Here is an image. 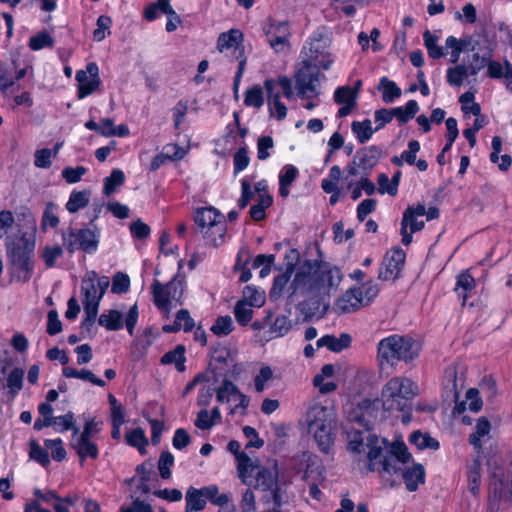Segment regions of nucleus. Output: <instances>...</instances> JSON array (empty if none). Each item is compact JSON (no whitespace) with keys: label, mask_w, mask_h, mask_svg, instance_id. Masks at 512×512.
Segmentation results:
<instances>
[{"label":"nucleus","mask_w":512,"mask_h":512,"mask_svg":"<svg viewBox=\"0 0 512 512\" xmlns=\"http://www.w3.org/2000/svg\"><path fill=\"white\" fill-rule=\"evenodd\" d=\"M372 415L363 411L360 405L351 415V420L362 429L352 426L346 428L348 449L353 453H366L369 471H377L380 477L387 475L395 469L392 463L398 457L408 458V448L402 441H395L389 447L385 439H379L370 432L373 425Z\"/></svg>","instance_id":"obj_1"},{"label":"nucleus","mask_w":512,"mask_h":512,"mask_svg":"<svg viewBox=\"0 0 512 512\" xmlns=\"http://www.w3.org/2000/svg\"><path fill=\"white\" fill-rule=\"evenodd\" d=\"M341 281L340 270L327 262L307 260L297 270L290 289L309 298H321Z\"/></svg>","instance_id":"obj_2"},{"label":"nucleus","mask_w":512,"mask_h":512,"mask_svg":"<svg viewBox=\"0 0 512 512\" xmlns=\"http://www.w3.org/2000/svg\"><path fill=\"white\" fill-rule=\"evenodd\" d=\"M418 387L406 377H393L382 388L381 401L384 410L402 413V422L411 420L410 400L417 395Z\"/></svg>","instance_id":"obj_3"},{"label":"nucleus","mask_w":512,"mask_h":512,"mask_svg":"<svg viewBox=\"0 0 512 512\" xmlns=\"http://www.w3.org/2000/svg\"><path fill=\"white\" fill-rule=\"evenodd\" d=\"M420 345L408 336L394 334L383 338L377 347V358L381 368L395 365L398 361L410 362L418 357Z\"/></svg>","instance_id":"obj_4"},{"label":"nucleus","mask_w":512,"mask_h":512,"mask_svg":"<svg viewBox=\"0 0 512 512\" xmlns=\"http://www.w3.org/2000/svg\"><path fill=\"white\" fill-rule=\"evenodd\" d=\"M335 413L320 404L313 405L306 414L308 432L314 437L319 449L327 453L334 442Z\"/></svg>","instance_id":"obj_5"},{"label":"nucleus","mask_w":512,"mask_h":512,"mask_svg":"<svg viewBox=\"0 0 512 512\" xmlns=\"http://www.w3.org/2000/svg\"><path fill=\"white\" fill-rule=\"evenodd\" d=\"M6 247L11 273L19 280L27 282L33 271L34 244L21 237L16 241L8 239Z\"/></svg>","instance_id":"obj_6"},{"label":"nucleus","mask_w":512,"mask_h":512,"mask_svg":"<svg viewBox=\"0 0 512 512\" xmlns=\"http://www.w3.org/2000/svg\"><path fill=\"white\" fill-rule=\"evenodd\" d=\"M101 231L96 225L83 228L69 227L62 231V245L69 253L81 250L87 254L97 252L100 243Z\"/></svg>","instance_id":"obj_7"},{"label":"nucleus","mask_w":512,"mask_h":512,"mask_svg":"<svg viewBox=\"0 0 512 512\" xmlns=\"http://www.w3.org/2000/svg\"><path fill=\"white\" fill-rule=\"evenodd\" d=\"M330 43L331 37L327 28L319 27L311 34L302 48V62L315 64L325 70L329 69L333 62L328 52Z\"/></svg>","instance_id":"obj_8"},{"label":"nucleus","mask_w":512,"mask_h":512,"mask_svg":"<svg viewBox=\"0 0 512 512\" xmlns=\"http://www.w3.org/2000/svg\"><path fill=\"white\" fill-rule=\"evenodd\" d=\"M412 461V456L409 453L408 458L403 459L398 457L396 461L392 460L395 465V469L391 471L387 477H381L382 480L389 486L398 484V480L401 478L407 490L416 491L420 484L425 481V469L421 464L412 463L411 466L408 464Z\"/></svg>","instance_id":"obj_9"},{"label":"nucleus","mask_w":512,"mask_h":512,"mask_svg":"<svg viewBox=\"0 0 512 512\" xmlns=\"http://www.w3.org/2000/svg\"><path fill=\"white\" fill-rule=\"evenodd\" d=\"M243 34L238 29H231L228 32H223L219 35L217 40V49L221 53L232 55L238 60V69L234 78V89L238 90V86L246 66V57L244 55V48L242 46Z\"/></svg>","instance_id":"obj_10"},{"label":"nucleus","mask_w":512,"mask_h":512,"mask_svg":"<svg viewBox=\"0 0 512 512\" xmlns=\"http://www.w3.org/2000/svg\"><path fill=\"white\" fill-rule=\"evenodd\" d=\"M110 285L107 276L99 277L95 271H89L81 281V294L84 309H99V303Z\"/></svg>","instance_id":"obj_11"},{"label":"nucleus","mask_w":512,"mask_h":512,"mask_svg":"<svg viewBox=\"0 0 512 512\" xmlns=\"http://www.w3.org/2000/svg\"><path fill=\"white\" fill-rule=\"evenodd\" d=\"M183 291V281L177 277L165 285L161 284L159 280H154L152 284L154 303L164 311H169L173 304H181Z\"/></svg>","instance_id":"obj_12"},{"label":"nucleus","mask_w":512,"mask_h":512,"mask_svg":"<svg viewBox=\"0 0 512 512\" xmlns=\"http://www.w3.org/2000/svg\"><path fill=\"white\" fill-rule=\"evenodd\" d=\"M319 68L315 64L302 62V66L296 70L294 78L298 97L310 99L319 96Z\"/></svg>","instance_id":"obj_13"},{"label":"nucleus","mask_w":512,"mask_h":512,"mask_svg":"<svg viewBox=\"0 0 512 512\" xmlns=\"http://www.w3.org/2000/svg\"><path fill=\"white\" fill-rule=\"evenodd\" d=\"M254 488L263 492H271L275 510L282 506V498L278 485V465L275 460L266 466L258 467L256 471Z\"/></svg>","instance_id":"obj_14"},{"label":"nucleus","mask_w":512,"mask_h":512,"mask_svg":"<svg viewBox=\"0 0 512 512\" xmlns=\"http://www.w3.org/2000/svg\"><path fill=\"white\" fill-rule=\"evenodd\" d=\"M263 30L270 47L276 53H283L289 49L291 32L287 21L269 19Z\"/></svg>","instance_id":"obj_15"},{"label":"nucleus","mask_w":512,"mask_h":512,"mask_svg":"<svg viewBox=\"0 0 512 512\" xmlns=\"http://www.w3.org/2000/svg\"><path fill=\"white\" fill-rule=\"evenodd\" d=\"M75 79L78 82V98L89 96L98 89L101 82L98 65L95 62L88 63L85 70L76 72Z\"/></svg>","instance_id":"obj_16"},{"label":"nucleus","mask_w":512,"mask_h":512,"mask_svg":"<svg viewBox=\"0 0 512 512\" xmlns=\"http://www.w3.org/2000/svg\"><path fill=\"white\" fill-rule=\"evenodd\" d=\"M404 262L405 253L401 248H395L386 253L379 269V279L384 281H394L397 279Z\"/></svg>","instance_id":"obj_17"},{"label":"nucleus","mask_w":512,"mask_h":512,"mask_svg":"<svg viewBox=\"0 0 512 512\" xmlns=\"http://www.w3.org/2000/svg\"><path fill=\"white\" fill-rule=\"evenodd\" d=\"M299 253L296 249H291L289 253L286 255L287 267L286 271L281 275L274 278L273 286L270 290V298L277 300L281 295L288 284L291 275L294 271V261H298Z\"/></svg>","instance_id":"obj_18"},{"label":"nucleus","mask_w":512,"mask_h":512,"mask_svg":"<svg viewBox=\"0 0 512 512\" xmlns=\"http://www.w3.org/2000/svg\"><path fill=\"white\" fill-rule=\"evenodd\" d=\"M357 89L350 86H340L334 92V101L341 105L337 116L340 118L348 116L357 106Z\"/></svg>","instance_id":"obj_19"},{"label":"nucleus","mask_w":512,"mask_h":512,"mask_svg":"<svg viewBox=\"0 0 512 512\" xmlns=\"http://www.w3.org/2000/svg\"><path fill=\"white\" fill-rule=\"evenodd\" d=\"M264 88L267 92V104L271 116H275L277 120H283L287 115V108L280 100V93L276 90L275 79H267L264 82Z\"/></svg>","instance_id":"obj_20"},{"label":"nucleus","mask_w":512,"mask_h":512,"mask_svg":"<svg viewBox=\"0 0 512 512\" xmlns=\"http://www.w3.org/2000/svg\"><path fill=\"white\" fill-rule=\"evenodd\" d=\"M382 155V150L377 146H369L361 149L354 156L355 163L362 170L363 174H368L378 163Z\"/></svg>","instance_id":"obj_21"},{"label":"nucleus","mask_w":512,"mask_h":512,"mask_svg":"<svg viewBox=\"0 0 512 512\" xmlns=\"http://www.w3.org/2000/svg\"><path fill=\"white\" fill-rule=\"evenodd\" d=\"M363 306L361 291L355 287L347 290L335 303V309L340 313H351Z\"/></svg>","instance_id":"obj_22"},{"label":"nucleus","mask_w":512,"mask_h":512,"mask_svg":"<svg viewBox=\"0 0 512 512\" xmlns=\"http://www.w3.org/2000/svg\"><path fill=\"white\" fill-rule=\"evenodd\" d=\"M70 445L77 452L81 462L87 457H91L93 459L98 457L99 451L97 445L90 439L78 437V429L74 430Z\"/></svg>","instance_id":"obj_23"},{"label":"nucleus","mask_w":512,"mask_h":512,"mask_svg":"<svg viewBox=\"0 0 512 512\" xmlns=\"http://www.w3.org/2000/svg\"><path fill=\"white\" fill-rule=\"evenodd\" d=\"M236 460L239 478L244 484L251 485V477L256 474L260 465L246 453H242Z\"/></svg>","instance_id":"obj_24"},{"label":"nucleus","mask_w":512,"mask_h":512,"mask_svg":"<svg viewBox=\"0 0 512 512\" xmlns=\"http://www.w3.org/2000/svg\"><path fill=\"white\" fill-rule=\"evenodd\" d=\"M234 397L240 398V405L243 407L247 406V399L244 394H242L237 386L230 380L225 379L222 385L217 390V401L224 403L231 401Z\"/></svg>","instance_id":"obj_25"},{"label":"nucleus","mask_w":512,"mask_h":512,"mask_svg":"<svg viewBox=\"0 0 512 512\" xmlns=\"http://www.w3.org/2000/svg\"><path fill=\"white\" fill-rule=\"evenodd\" d=\"M224 216L216 210L214 207H203L197 209L194 220L195 223L200 227L201 232L211 227L218 220L222 219Z\"/></svg>","instance_id":"obj_26"},{"label":"nucleus","mask_w":512,"mask_h":512,"mask_svg":"<svg viewBox=\"0 0 512 512\" xmlns=\"http://www.w3.org/2000/svg\"><path fill=\"white\" fill-rule=\"evenodd\" d=\"M475 286V279L470 275L469 271H464L457 276L454 290L458 297L462 299L463 305L471 295L472 291L475 289Z\"/></svg>","instance_id":"obj_27"},{"label":"nucleus","mask_w":512,"mask_h":512,"mask_svg":"<svg viewBox=\"0 0 512 512\" xmlns=\"http://www.w3.org/2000/svg\"><path fill=\"white\" fill-rule=\"evenodd\" d=\"M185 512H198L205 508L206 499L202 488L190 487L185 495Z\"/></svg>","instance_id":"obj_28"},{"label":"nucleus","mask_w":512,"mask_h":512,"mask_svg":"<svg viewBox=\"0 0 512 512\" xmlns=\"http://www.w3.org/2000/svg\"><path fill=\"white\" fill-rule=\"evenodd\" d=\"M426 214V207L424 204H418L416 207L409 206L403 213L402 221L409 223L411 232H417L423 229L424 222L418 221L417 217L424 216Z\"/></svg>","instance_id":"obj_29"},{"label":"nucleus","mask_w":512,"mask_h":512,"mask_svg":"<svg viewBox=\"0 0 512 512\" xmlns=\"http://www.w3.org/2000/svg\"><path fill=\"white\" fill-rule=\"evenodd\" d=\"M351 338L348 334H342L339 338L332 335H325L317 340L318 348L327 347L333 352H340L350 345Z\"/></svg>","instance_id":"obj_30"},{"label":"nucleus","mask_w":512,"mask_h":512,"mask_svg":"<svg viewBox=\"0 0 512 512\" xmlns=\"http://www.w3.org/2000/svg\"><path fill=\"white\" fill-rule=\"evenodd\" d=\"M209 244L219 246L224 242V236L226 234V222L225 218L218 220L214 225L208 227L201 232Z\"/></svg>","instance_id":"obj_31"},{"label":"nucleus","mask_w":512,"mask_h":512,"mask_svg":"<svg viewBox=\"0 0 512 512\" xmlns=\"http://www.w3.org/2000/svg\"><path fill=\"white\" fill-rule=\"evenodd\" d=\"M298 169L293 165H285L279 174V193L282 197H287L290 193L289 186L298 176Z\"/></svg>","instance_id":"obj_32"},{"label":"nucleus","mask_w":512,"mask_h":512,"mask_svg":"<svg viewBox=\"0 0 512 512\" xmlns=\"http://www.w3.org/2000/svg\"><path fill=\"white\" fill-rule=\"evenodd\" d=\"M91 192L89 190L76 191L73 190L66 203V209L70 213H76L80 209L86 207L90 201Z\"/></svg>","instance_id":"obj_33"},{"label":"nucleus","mask_w":512,"mask_h":512,"mask_svg":"<svg viewBox=\"0 0 512 512\" xmlns=\"http://www.w3.org/2000/svg\"><path fill=\"white\" fill-rule=\"evenodd\" d=\"M418 111L419 106L415 100H409L405 107L391 108L393 118H396L400 124H405L413 119Z\"/></svg>","instance_id":"obj_34"},{"label":"nucleus","mask_w":512,"mask_h":512,"mask_svg":"<svg viewBox=\"0 0 512 512\" xmlns=\"http://www.w3.org/2000/svg\"><path fill=\"white\" fill-rule=\"evenodd\" d=\"M378 90L382 91V100L387 104L393 103L395 99L401 96V89L387 77L380 79Z\"/></svg>","instance_id":"obj_35"},{"label":"nucleus","mask_w":512,"mask_h":512,"mask_svg":"<svg viewBox=\"0 0 512 512\" xmlns=\"http://www.w3.org/2000/svg\"><path fill=\"white\" fill-rule=\"evenodd\" d=\"M273 203V198L270 194H262L256 197V203L251 206L249 214L254 221H261L265 218V210Z\"/></svg>","instance_id":"obj_36"},{"label":"nucleus","mask_w":512,"mask_h":512,"mask_svg":"<svg viewBox=\"0 0 512 512\" xmlns=\"http://www.w3.org/2000/svg\"><path fill=\"white\" fill-rule=\"evenodd\" d=\"M409 442L420 450H437L439 448V442L436 439L432 438L428 433L420 431H414L409 437Z\"/></svg>","instance_id":"obj_37"},{"label":"nucleus","mask_w":512,"mask_h":512,"mask_svg":"<svg viewBox=\"0 0 512 512\" xmlns=\"http://www.w3.org/2000/svg\"><path fill=\"white\" fill-rule=\"evenodd\" d=\"M424 45L427 49L428 55L433 59H439L446 55V51L442 46L438 45V37L432 34L429 30L423 33Z\"/></svg>","instance_id":"obj_38"},{"label":"nucleus","mask_w":512,"mask_h":512,"mask_svg":"<svg viewBox=\"0 0 512 512\" xmlns=\"http://www.w3.org/2000/svg\"><path fill=\"white\" fill-rule=\"evenodd\" d=\"M185 349L182 345L176 346V348L172 351L167 352L161 358L162 364H175L176 369L179 372L185 370Z\"/></svg>","instance_id":"obj_39"},{"label":"nucleus","mask_w":512,"mask_h":512,"mask_svg":"<svg viewBox=\"0 0 512 512\" xmlns=\"http://www.w3.org/2000/svg\"><path fill=\"white\" fill-rule=\"evenodd\" d=\"M99 325L110 331H117L122 328V314L118 310H109L100 315Z\"/></svg>","instance_id":"obj_40"},{"label":"nucleus","mask_w":512,"mask_h":512,"mask_svg":"<svg viewBox=\"0 0 512 512\" xmlns=\"http://www.w3.org/2000/svg\"><path fill=\"white\" fill-rule=\"evenodd\" d=\"M490 430V422L485 417L479 418L476 423L474 433H472L469 437V443L473 445L476 449H480L481 438L487 436L490 433Z\"/></svg>","instance_id":"obj_41"},{"label":"nucleus","mask_w":512,"mask_h":512,"mask_svg":"<svg viewBox=\"0 0 512 512\" xmlns=\"http://www.w3.org/2000/svg\"><path fill=\"white\" fill-rule=\"evenodd\" d=\"M351 129L361 144L371 139L373 133L375 132V129L372 128V123L369 119H365L361 122H352Z\"/></svg>","instance_id":"obj_42"},{"label":"nucleus","mask_w":512,"mask_h":512,"mask_svg":"<svg viewBox=\"0 0 512 512\" xmlns=\"http://www.w3.org/2000/svg\"><path fill=\"white\" fill-rule=\"evenodd\" d=\"M481 483V462L480 460L474 459L472 463L468 465V488L476 495L479 491Z\"/></svg>","instance_id":"obj_43"},{"label":"nucleus","mask_w":512,"mask_h":512,"mask_svg":"<svg viewBox=\"0 0 512 512\" xmlns=\"http://www.w3.org/2000/svg\"><path fill=\"white\" fill-rule=\"evenodd\" d=\"M24 371L21 368H14L7 376L6 387L9 389L11 398H14L23 387Z\"/></svg>","instance_id":"obj_44"},{"label":"nucleus","mask_w":512,"mask_h":512,"mask_svg":"<svg viewBox=\"0 0 512 512\" xmlns=\"http://www.w3.org/2000/svg\"><path fill=\"white\" fill-rule=\"evenodd\" d=\"M468 44L469 41L467 39H457L454 36H449L446 39L445 48L451 49L450 61L452 63L458 62L460 54L468 49Z\"/></svg>","instance_id":"obj_45"},{"label":"nucleus","mask_w":512,"mask_h":512,"mask_svg":"<svg viewBox=\"0 0 512 512\" xmlns=\"http://www.w3.org/2000/svg\"><path fill=\"white\" fill-rule=\"evenodd\" d=\"M124 181V172L120 169H113L110 176L104 178L103 180V193L107 196L111 195L117 187L123 185Z\"/></svg>","instance_id":"obj_46"},{"label":"nucleus","mask_w":512,"mask_h":512,"mask_svg":"<svg viewBox=\"0 0 512 512\" xmlns=\"http://www.w3.org/2000/svg\"><path fill=\"white\" fill-rule=\"evenodd\" d=\"M51 426L56 432H64L68 430H72L74 432L75 429H78L75 426L74 414L70 411L65 415L54 417L51 421Z\"/></svg>","instance_id":"obj_47"},{"label":"nucleus","mask_w":512,"mask_h":512,"mask_svg":"<svg viewBox=\"0 0 512 512\" xmlns=\"http://www.w3.org/2000/svg\"><path fill=\"white\" fill-rule=\"evenodd\" d=\"M244 104L257 109L261 108L264 104L263 89L258 85L247 89L245 92Z\"/></svg>","instance_id":"obj_48"},{"label":"nucleus","mask_w":512,"mask_h":512,"mask_svg":"<svg viewBox=\"0 0 512 512\" xmlns=\"http://www.w3.org/2000/svg\"><path fill=\"white\" fill-rule=\"evenodd\" d=\"M242 301L247 303L249 306L260 307L264 304L265 301L264 292L260 291L259 289L253 286L248 285L243 289Z\"/></svg>","instance_id":"obj_49"},{"label":"nucleus","mask_w":512,"mask_h":512,"mask_svg":"<svg viewBox=\"0 0 512 512\" xmlns=\"http://www.w3.org/2000/svg\"><path fill=\"white\" fill-rule=\"evenodd\" d=\"M468 75L470 70L467 65H457L447 70V82L453 86H460Z\"/></svg>","instance_id":"obj_50"},{"label":"nucleus","mask_w":512,"mask_h":512,"mask_svg":"<svg viewBox=\"0 0 512 512\" xmlns=\"http://www.w3.org/2000/svg\"><path fill=\"white\" fill-rule=\"evenodd\" d=\"M206 501L209 500L212 504L217 506H225L229 502L227 494H220L216 485H209L202 487Z\"/></svg>","instance_id":"obj_51"},{"label":"nucleus","mask_w":512,"mask_h":512,"mask_svg":"<svg viewBox=\"0 0 512 512\" xmlns=\"http://www.w3.org/2000/svg\"><path fill=\"white\" fill-rule=\"evenodd\" d=\"M112 25V19L107 15H101L98 17L96 22V29L93 32V39L100 42L105 39L107 35L111 33L110 28Z\"/></svg>","instance_id":"obj_52"},{"label":"nucleus","mask_w":512,"mask_h":512,"mask_svg":"<svg viewBox=\"0 0 512 512\" xmlns=\"http://www.w3.org/2000/svg\"><path fill=\"white\" fill-rule=\"evenodd\" d=\"M273 378V371L269 366H262L258 374L254 377V387L257 393H262L268 386V382Z\"/></svg>","instance_id":"obj_53"},{"label":"nucleus","mask_w":512,"mask_h":512,"mask_svg":"<svg viewBox=\"0 0 512 512\" xmlns=\"http://www.w3.org/2000/svg\"><path fill=\"white\" fill-rule=\"evenodd\" d=\"M29 456L32 460L38 462L43 467H47L50 464L47 450L41 447L35 440L30 442Z\"/></svg>","instance_id":"obj_54"},{"label":"nucleus","mask_w":512,"mask_h":512,"mask_svg":"<svg viewBox=\"0 0 512 512\" xmlns=\"http://www.w3.org/2000/svg\"><path fill=\"white\" fill-rule=\"evenodd\" d=\"M458 366H450L445 370L444 376V385L447 390L453 393V397L455 400L458 399V384H457V375H458Z\"/></svg>","instance_id":"obj_55"},{"label":"nucleus","mask_w":512,"mask_h":512,"mask_svg":"<svg viewBox=\"0 0 512 512\" xmlns=\"http://www.w3.org/2000/svg\"><path fill=\"white\" fill-rule=\"evenodd\" d=\"M53 45V38L45 31L37 33L29 40V47L34 51L41 50L46 47H52Z\"/></svg>","instance_id":"obj_56"},{"label":"nucleus","mask_w":512,"mask_h":512,"mask_svg":"<svg viewBox=\"0 0 512 512\" xmlns=\"http://www.w3.org/2000/svg\"><path fill=\"white\" fill-rule=\"evenodd\" d=\"M56 211H57V206L54 203L49 202L46 204V207H45V210H44L43 216H42V223H41L43 228H46V227L55 228L58 226L59 217L57 216Z\"/></svg>","instance_id":"obj_57"},{"label":"nucleus","mask_w":512,"mask_h":512,"mask_svg":"<svg viewBox=\"0 0 512 512\" xmlns=\"http://www.w3.org/2000/svg\"><path fill=\"white\" fill-rule=\"evenodd\" d=\"M252 306H249L244 301H238L234 308V314L236 317V320L241 325H246L250 320L252 319L253 310L251 309Z\"/></svg>","instance_id":"obj_58"},{"label":"nucleus","mask_w":512,"mask_h":512,"mask_svg":"<svg viewBox=\"0 0 512 512\" xmlns=\"http://www.w3.org/2000/svg\"><path fill=\"white\" fill-rule=\"evenodd\" d=\"M233 330V320L230 316L218 317L211 331L217 336L228 335Z\"/></svg>","instance_id":"obj_59"},{"label":"nucleus","mask_w":512,"mask_h":512,"mask_svg":"<svg viewBox=\"0 0 512 512\" xmlns=\"http://www.w3.org/2000/svg\"><path fill=\"white\" fill-rule=\"evenodd\" d=\"M47 449L51 450L52 458L55 461H62L66 457V451L63 447V442L60 438L56 439H47L44 442Z\"/></svg>","instance_id":"obj_60"},{"label":"nucleus","mask_w":512,"mask_h":512,"mask_svg":"<svg viewBox=\"0 0 512 512\" xmlns=\"http://www.w3.org/2000/svg\"><path fill=\"white\" fill-rule=\"evenodd\" d=\"M63 247L61 246H46L42 252V258L48 268L55 265L56 260L63 255Z\"/></svg>","instance_id":"obj_61"},{"label":"nucleus","mask_w":512,"mask_h":512,"mask_svg":"<svg viewBox=\"0 0 512 512\" xmlns=\"http://www.w3.org/2000/svg\"><path fill=\"white\" fill-rule=\"evenodd\" d=\"M174 463V456L169 451L161 453L158 461V469L160 475L164 479H168L171 476V466Z\"/></svg>","instance_id":"obj_62"},{"label":"nucleus","mask_w":512,"mask_h":512,"mask_svg":"<svg viewBox=\"0 0 512 512\" xmlns=\"http://www.w3.org/2000/svg\"><path fill=\"white\" fill-rule=\"evenodd\" d=\"M130 287V279L127 274L118 272L114 275L111 291L115 294H121L128 291Z\"/></svg>","instance_id":"obj_63"},{"label":"nucleus","mask_w":512,"mask_h":512,"mask_svg":"<svg viewBox=\"0 0 512 512\" xmlns=\"http://www.w3.org/2000/svg\"><path fill=\"white\" fill-rule=\"evenodd\" d=\"M126 441L130 446L141 448L147 444V438L142 428H135L126 433Z\"/></svg>","instance_id":"obj_64"}]
</instances>
